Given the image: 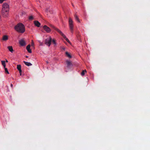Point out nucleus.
<instances>
[{
  "label": "nucleus",
  "mask_w": 150,
  "mask_h": 150,
  "mask_svg": "<svg viewBox=\"0 0 150 150\" xmlns=\"http://www.w3.org/2000/svg\"><path fill=\"white\" fill-rule=\"evenodd\" d=\"M61 35L65 39H66V38H67L66 36L63 34V33Z\"/></svg>",
  "instance_id": "obj_21"
},
{
  "label": "nucleus",
  "mask_w": 150,
  "mask_h": 150,
  "mask_svg": "<svg viewBox=\"0 0 150 150\" xmlns=\"http://www.w3.org/2000/svg\"><path fill=\"white\" fill-rule=\"evenodd\" d=\"M69 27L71 32L72 33L73 32V21L70 18H69Z\"/></svg>",
  "instance_id": "obj_3"
},
{
  "label": "nucleus",
  "mask_w": 150,
  "mask_h": 150,
  "mask_svg": "<svg viewBox=\"0 0 150 150\" xmlns=\"http://www.w3.org/2000/svg\"><path fill=\"white\" fill-rule=\"evenodd\" d=\"M26 57L28 58V57L27 56H26Z\"/></svg>",
  "instance_id": "obj_32"
},
{
  "label": "nucleus",
  "mask_w": 150,
  "mask_h": 150,
  "mask_svg": "<svg viewBox=\"0 0 150 150\" xmlns=\"http://www.w3.org/2000/svg\"><path fill=\"white\" fill-rule=\"evenodd\" d=\"M75 19L77 20L79 22H80V20L78 17L76 15H75Z\"/></svg>",
  "instance_id": "obj_14"
},
{
  "label": "nucleus",
  "mask_w": 150,
  "mask_h": 150,
  "mask_svg": "<svg viewBox=\"0 0 150 150\" xmlns=\"http://www.w3.org/2000/svg\"><path fill=\"white\" fill-rule=\"evenodd\" d=\"M55 30L58 32L61 35L63 33L61 31L57 28H55Z\"/></svg>",
  "instance_id": "obj_12"
},
{
  "label": "nucleus",
  "mask_w": 150,
  "mask_h": 150,
  "mask_svg": "<svg viewBox=\"0 0 150 150\" xmlns=\"http://www.w3.org/2000/svg\"><path fill=\"white\" fill-rule=\"evenodd\" d=\"M44 30L48 33H50L51 31L50 29L46 25H45L43 27Z\"/></svg>",
  "instance_id": "obj_5"
},
{
  "label": "nucleus",
  "mask_w": 150,
  "mask_h": 150,
  "mask_svg": "<svg viewBox=\"0 0 150 150\" xmlns=\"http://www.w3.org/2000/svg\"><path fill=\"white\" fill-rule=\"evenodd\" d=\"M86 72V70H83L82 71V72L81 73V75L82 76H84L85 74V72Z\"/></svg>",
  "instance_id": "obj_17"
},
{
  "label": "nucleus",
  "mask_w": 150,
  "mask_h": 150,
  "mask_svg": "<svg viewBox=\"0 0 150 150\" xmlns=\"http://www.w3.org/2000/svg\"><path fill=\"white\" fill-rule=\"evenodd\" d=\"M34 43L33 42V40H32V42L31 45L32 46H34Z\"/></svg>",
  "instance_id": "obj_26"
},
{
  "label": "nucleus",
  "mask_w": 150,
  "mask_h": 150,
  "mask_svg": "<svg viewBox=\"0 0 150 150\" xmlns=\"http://www.w3.org/2000/svg\"><path fill=\"white\" fill-rule=\"evenodd\" d=\"M8 39V37L6 35H4L3 36L2 40L4 41H6Z\"/></svg>",
  "instance_id": "obj_10"
},
{
  "label": "nucleus",
  "mask_w": 150,
  "mask_h": 150,
  "mask_svg": "<svg viewBox=\"0 0 150 150\" xmlns=\"http://www.w3.org/2000/svg\"><path fill=\"white\" fill-rule=\"evenodd\" d=\"M15 29L18 32L21 33H23L25 31L24 25L21 23L17 24L15 26Z\"/></svg>",
  "instance_id": "obj_2"
},
{
  "label": "nucleus",
  "mask_w": 150,
  "mask_h": 150,
  "mask_svg": "<svg viewBox=\"0 0 150 150\" xmlns=\"http://www.w3.org/2000/svg\"><path fill=\"white\" fill-rule=\"evenodd\" d=\"M4 1V0H0V3L1 4Z\"/></svg>",
  "instance_id": "obj_27"
},
{
  "label": "nucleus",
  "mask_w": 150,
  "mask_h": 150,
  "mask_svg": "<svg viewBox=\"0 0 150 150\" xmlns=\"http://www.w3.org/2000/svg\"><path fill=\"white\" fill-rule=\"evenodd\" d=\"M8 50H9V46H8L7 47Z\"/></svg>",
  "instance_id": "obj_30"
},
{
  "label": "nucleus",
  "mask_w": 150,
  "mask_h": 150,
  "mask_svg": "<svg viewBox=\"0 0 150 150\" xmlns=\"http://www.w3.org/2000/svg\"><path fill=\"white\" fill-rule=\"evenodd\" d=\"M17 69L19 70L21 69V66L20 65H17Z\"/></svg>",
  "instance_id": "obj_18"
},
{
  "label": "nucleus",
  "mask_w": 150,
  "mask_h": 150,
  "mask_svg": "<svg viewBox=\"0 0 150 150\" xmlns=\"http://www.w3.org/2000/svg\"><path fill=\"white\" fill-rule=\"evenodd\" d=\"M4 68L5 71V73L6 74H9V72H8L7 68H6V67H5V68Z\"/></svg>",
  "instance_id": "obj_16"
},
{
  "label": "nucleus",
  "mask_w": 150,
  "mask_h": 150,
  "mask_svg": "<svg viewBox=\"0 0 150 150\" xmlns=\"http://www.w3.org/2000/svg\"><path fill=\"white\" fill-rule=\"evenodd\" d=\"M61 48H62V50H65V47H62Z\"/></svg>",
  "instance_id": "obj_28"
},
{
  "label": "nucleus",
  "mask_w": 150,
  "mask_h": 150,
  "mask_svg": "<svg viewBox=\"0 0 150 150\" xmlns=\"http://www.w3.org/2000/svg\"><path fill=\"white\" fill-rule=\"evenodd\" d=\"M50 26L53 28V29H54V30L55 29V28H56L55 27L54 25H50Z\"/></svg>",
  "instance_id": "obj_23"
},
{
  "label": "nucleus",
  "mask_w": 150,
  "mask_h": 150,
  "mask_svg": "<svg viewBox=\"0 0 150 150\" xmlns=\"http://www.w3.org/2000/svg\"><path fill=\"white\" fill-rule=\"evenodd\" d=\"M14 50L13 49L12 47L11 46H10V52L13 53Z\"/></svg>",
  "instance_id": "obj_19"
},
{
  "label": "nucleus",
  "mask_w": 150,
  "mask_h": 150,
  "mask_svg": "<svg viewBox=\"0 0 150 150\" xmlns=\"http://www.w3.org/2000/svg\"><path fill=\"white\" fill-rule=\"evenodd\" d=\"M24 63L25 65L28 66H30L32 65V64L30 62L24 61Z\"/></svg>",
  "instance_id": "obj_11"
},
{
  "label": "nucleus",
  "mask_w": 150,
  "mask_h": 150,
  "mask_svg": "<svg viewBox=\"0 0 150 150\" xmlns=\"http://www.w3.org/2000/svg\"><path fill=\"white\" fill-rule=\"evenodd\" d=\"M52 42L54 44H55V45H56V42L55 40L53 39L52 40Z\"/></svg>",
  "instance_id": "obj_24"
},
{
  "label": "nucleus",
  "mask_w": 150,
  "mask_h": 150,
  "mask_svg": "<svg viewBox=\"0 0 150 150\" xmlns=\"http://www.w3.org/2000/svg\"><path fill=\"white\" fill-rule=\"evenodd\" d=\"M19 73H20V75L21 76V72H22V70L21 69L19 70Z\"/></svg>",
  "instance_id": "obj_25"
},
{
  "label": "nucleus",
  "mask_w": 150,
  "mask_h": 150,
  "mask_svg": "<svg viewBox=\"0 0 150 150\" xmlns=\"http://www.w3.org/2000/svg\"><path fill=\"white\" fill-rule=\"evenodd\" d=\"M66 41L69 43L71 44V42L67 38H66L65 39Z\"/></svg>",
  "instance_id": "obj_22"
},
{
  "label": "nucleus",
  "mask_w": 150,
  "mask_h": 150,
  "mask_svg": "<svg viewBox=\"0 0 150 150\" xmlns=\"http://www.w3.org/2000/svg\"><path fill=\"white\" fill-rule=\"evenodd\" d=\"M11 87H13V85H12V84H11Z\"/></svg>",
  "instance_id": "obj_29"
},
{
  "label": "nucleus",
  "mask_w": 150,
  "mask_h": 150,
  "mask_svg": "<svg viewBox=\"0 0 150 150\" xmlns=\"http://www.w3.org/2000/svg\"><path fill=\"white\" fill-rule=\"evenodd\" d=\"M6 62H8V61H7V60H6Z\"/></svg>",
  "instance_id": "obj_31"
},
{
  "label": "nucleus",
  "mask_w": 150,
  "mask_h": 150,
  "mask_svg": "<svg viewBox=\"0 0 150 150\" xmlns=\"http://www.w3.org/2000/svg\"><path fill=\"white\" fill-rule=\"evenodd\" d=\"M5 61H1V64L4 67V68H5L6 67V65H5Z\"/></svg>",
  "instance_id": "obj_15"
},
{
  "label": "nucleus",
  "mask_w": 150,
  "mask_h": 150,
  "mask_svg": "<svg viewBox=\"0 0 150 150\" xmlns=\"http://www.w3.org/2000/svg\"><path fill=\"white\" fill-rule=\"evenodd\" d=\"M29 19L30 20H32L33 19V16H30L29 17Z\"/></svg>",
  "instance_id": "obj_20"
},
{
  "label": "nucleus",
  "mask_w": 150,
  "mask_h": 150,
  "mask_svg": "<svg viewBox=\"0 0 150 150\" xmlns=\"http://www.w3.org/2000/svg\"><path fill=\"white\" fill-rule=\"evenodd\" d=\"M41 45H42V44H41Z\"/></svg>",
  "instance_id": "obj_33"
},
{
  "label": "nucleus",
  "mask_w": 150,
  "mask_h": 150,
  "mask_svg": "<svg viewBox=\"0 0 150 150\" xmlns=\"http://www.w3.org/2000/svg\"><path fill=\"white\" fill-rule=\"evenodd\" d=\"M52 40L50 36H49L45 40V43L47 45H48V46H50L51 44Z\"/></svg>",
  "instance_id": "obj_4"
},
{
  "label": "nucleus",
  "mask_w": 150,
  "mask_h": 150,
  "mask_svg": "<svg viewBox=\"0 0 150 150\" xmlns=\"http://www.w3.org/2000/svg\"><path fill=\"white\" fill-rule=\"evenodd\" d=\"M26 49L28 52L30 53H31L32 52L31 50L30 49V45H28L26 47Z\"/></svg>",
  "instance_id": "obj_9"
},
{
  "label": "nucleus",
  "mask_w": 150,
  "mask_h": 150,
  "mask_svg": "<svg viewBox=\"0 0 150 150\" xmlns=\"http://www.w3.org/2000/svg\"><path fill=\"white\" fill-rule=\"evenodd\" d=\"M34 23L35 25L38 27H39L40 25V23L37 21H34Z\"/></svg>",
  "instance_id": "obj_8"
},
{
  "label": "nucleus",
  "mask_w": 150,
  "mask_h": 150,
  "mask_svg": "<svg viewBox=\"0 0 150 150\" xmlns=\"http://www.w3.org/2000/svg\"><path fill=\"white\" fill-rule=\"evenodd\" d=\"M2 12L3 15L5 17H7L9 12V5L8 3H4L2 6Z\"/></svg>",
  "instance_id": "obj_1"
},
{
  "label": "nucleus",
  "mask_w": 150,
  "mask_h": 150,
  "mask_svg": "<svg viewBox=\"0 0 150 150\" xmlns=\"http://www.w3.org/2000/svg\"><path fill=\"white\" fill-rule=\"evenodd\" d=\"M66 55L69 58H71V55L67 52H66L65 53Z\"/></svg>",
  "instance_id": "obj_13"
},
{
  "label": "nucleus",
  "mask_w": 150,
  "mask_h": 150,
  "mask_svg": "<svg viewBox=\"0 0 150 150\" xmlns=\"http://www.w3.org/2000/svg\"><path fill=\"white\" fill-rule=\"evenodd\" d=\"M67 67L70 68L72 66V64L71 62L67 60L66 61Z\"/></svg>",
  "instance_id": "obj_7"
},
{
  "label": "nucleus",
  "mask_w": 150,
  "mask_h": 150,
  "mask_svg": "<svg viewBox=\"0 0 150 150\" xmlns=\"http://www.w3.org/2000/svg\"><path fill=\"white\" fill-rule=\"evenodd\" d=\"M19 43L21 46H24L26 45V42L23 39H21L19 40Z\"/></svg>",
  "instance_id": "obj_6"
}]
</instances>
